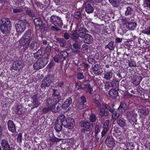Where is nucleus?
<instances>
[{
	"label": "nucleus",
	"instance_id": "obj_1",
	"mask_svg": "<svg viewBox=\"0 0 150 150\" xmlns=\"http://www.w3.org/2000/svg\"><path fill=\"white\" fill-rule=\"evenodd\" d=\"M59 100L54 97L47 98L45 103L46 106L43 108L42 112L45 113H47L50 111L53 113L57 112L59 107V106H56V105Z\"/></svg>",
	"mask_w": 150,
	"mask_h": 150
},
{
	"label": "nucleus",
	"instance_id": "obj_2",
	"mask_svg": "<svg viewBox=\"0 0 150 150\" xmlns=\"http://www.w3.org/2000/svg\"><path fill=\"white\" fill-rule=\"evenodd\" d=\"M2 21L4 23L1 25V30L3 33H7L11 30V22L9 19L8 18H4Z\"/></svg>",
	"mask_w": 150,
	"mask_h": 150
},
{
	"label": "nucleus",
	"instance_id": "obj_3",
	"mask_svg": "<svg viewBox=\"0 0 150 150\" xmlns=\"http://www.w3.org/2000/svg\"><path fill=\"white\" fill-rule=\"evenodd\" d=\"M76 31L78 32L79 36L81 38H83L88 32V30H86L84 27L82 23H79L76 27Z\"/></svg>",
	"mask_w": 150,
	"mask_h": 150
},
{
	"label": "nucleus",
	"instance_id": "obj_4",
	"mask_svg": "<svg viewBox=\"0 0 150 150\" xmlns=\"http://www.w3.org/2000/svg\"><path fill=\"white\" fill-rule=\"evenodd\" d=\"M52 77L51 76H48L42 80L41 85V89L44 90L46 86H49L52 82Z\"/></svg>",
	"mask_w": 150,
	"mask_h": 150
},
{
	"label": "nucleus",
	"instance_id": "obj_5",
	"mask_svg": "<svg viewBox=\"0 0 150 150\" xmlns=\"http://www.w3.org/2000/svg\"><path fill=\"white\" fill-rule=\"evenodd\" d=\"M50 21L52 23L57 26L61 27L63 25L62 19L58 16H52L50 17Z\"/></svg>",
	"mask_w": 150,
	"mask_h": 150
},
{
	"label": "nucleus",
	"instance_id": "obj_6",
	"mask_svg": "<svg viewBox=\"0 0 150 150\" xmlns=\"http://www.w3.org/2000/svg\"><path fill=\"white\" fill-rule=\"evenodd\" d=\"M93 1L92 0H88L84 4L85 10L87 13H90L93 12Z\"/></svg>",
	"mask_w": 150,
	"mask_h": 150
},
{
	"label": "nucleus",
	"instance_id": "obj_7",
	"mask_svg": "<svg viewBox=\"0 0 150 150\" xmlns=\"http://www.w3.org/2000/svg\"><path fill=\"white\" fill-rule=\"evenodd\" d=\"M110 106L106 104H103L100 108V114L101 116H107L109 115V112L108 110L109 109Z\"/></svg>",
	"mask_w": 150,
	"mask_h": 150
},
{
	"label": "nucleus",
	"instance_id": "obj_8",
	"mask_svg": "<svg viewBox=\"0 0 150 150\" xmlns=\"http://www.w3.org/2000/svg\"><path fill=\"white\" fill-rule=\"evenodd\" d=\"M15 27L18 32L22 33L24 31L25 28V23L22 21H19L16 24Z\"/></svg>",
	"mask_w": 150,
	"mask_h": 150
},
{
	"label": "nucleus",
	"instance_id": "obj_9",
	"mask_svg": "<svg viewBox=\"0 0 150 150\" xmlns=\"http://www.w3.org/2000/svg\"><path fill=\"white\" fill-rule=\"evenodd\" d=\"M80 125L81 127H83L81 129L82 132H85L90 131L91 125L89 122L86 121H82L80 122Z\"/></svg>",
	"mask_w": 150,
	"mask_h": 150
},
{
	"label": "nucleus",
	"instance_id": "obj_10",
	"mask_svg": "<svg viewBox=\"0 0 150 150\" xmlns=\"http://www.w3.org/2000/svg\"><path fill=\"white\" fill-rule=\"evenodd\" d=\"M100 66L98 64H96L92 67L93 73L97 75L101 74L103 72L102 69H100Z\"/></svg>",
	"mask_w": 150,
	"mask_h": 150
},
{
	"label": "nucleus",
	"instance_id": "obj_11",
	"mask_svg": "<svg viewBox=\"0 0 150 150\" xmlns=\"http://www.w3.org/2000/svg\"><path fill=\"white\" fill-rule=\"evenodd\" d=\"M66 127L69 129L72 128L75 125V122L73 119L71 117L67 118L66 120Z\"/></svg>",
	"mask_w": 150,
	"mask_h": 150
},
{
	"label": "nucleus",
	"instance_id": "obj_12",
	"mask_svg": "<svg viewBox=\"0 0 150 150\" xmlns=\"http://www.w3.org/2000/svg\"><path fill=\"white\" fill-rule=\"evenodd\" d=\"M1 144L3 150H11V148L8 142L5 139L1 141Z\"/></svg>",
	"mask_w": 150,
	"mask_h": 150
},
{
	"label": "nucleus",
	"instance_id": "obj_13",
	"mask_svg": "<svg viewBox=\"0 0 150 150\" xmlns=\"http://www.w3.org/2000/svg\"><path fill=\"white\" fill-rule=\"evenodd\" d=\"M106 143L107 146L109 148H112L115 145V142L112 136H109L107 137L106 140Z\"/></svg>",
	"mask_w": 150,
	"mask_h": 150
},
{
	"label": "nucleus",
	"instance_id": "obj_14",
	"mask_svg": "<svg viewBox=\"0 0 150 150\" xmlns=\"http://www.w3.org/2000/svg\"><path fill=\"white\" fill-rule=\"evenodd\" d=\"M93 101L95 106L96 107H99L100 105V97L98 94H95L93 96Z\"/></svg>",
	"mask_w": 150,
	"mask_h": 150
},
{
	"label": "nucleus",
	"instance_id": "obj_15",
	"mask_svg": "<svg viewBox=\"0 0 150 150\" xmlns=\"http://www.w3.org/2000/svg\"><path fill=\"white\" fill-rule=\"evenodd\" d=\"M136 115L133 110L128 111L126 112V116L127 119L134 121Z\"/></svg>",
	"mask_w": 150,
	"mask_h": 150
},
{
	"label": "nucleus",
	"instance_id": "obj_16",
	"mask_svg": "<svg viewBox=\"0 0 150 150\" xmlns=\"http://www.w3.org/2000/svg\"><path fill=\"white\" fill-rule=\"evenodd\" d=\"M137 26V24L135 22L127 21L126 23V27L130 30H134Z\"/></svg>",
	"mask_w": 150,
	"mask_h": 150
},
{
	"label": "nucleus",
	"instance_id": "obj_17",
	"mask_svg": "<svg viewBox=\"0 0 150 150\" xmlns=\"http://www.w3.org/2000/svg\"><path fill=\"white\" fill-rule=\"evenodd\" d=\"M8 129L9 130L12 132H15L16 127L13 121L11 120H9L7 122Z\"/></svg>",
	"mask_w": 150,
	"mask_h": 150
},
{
	"label": "nucleus",
	"instance_id": "obj_18",
	"mask_svg": "<svg viewBox=\"0 0 150 150\" xmlns=\"http://www.w3.org/2000/svg\"><path fill=\"white\" fill-rule=\"evenodd\" d=\"M126 120L123 118H118L117 120V122L118 125L122 128L126 127L127 124Z\"/></svg>",
	"mask_w": 150,
	"mask_h": 150
},
{
	"label": "nucleus",
	"instance_id": "obj_19",
	"mask_svg": "<svg viewBox=\"0 0 150 150\" xmlns=\"http://www.w3.org/2000/svg\"><path fill=\"white\" fill-rule=\"evenodd\" d=\"M23 67L22 63L20 61H17L13 62L12 65L13 69L15 70H18Z\"/></svg>",
	"mask_w": 150,
	"mask_h": 150
},
{
	"label": "nucleus",
	"instance_id": "obj_20",
	"mask_svg": "<svg viewBox=\"0 0 150 150\" xmlns=\"http://www.w3.org/2000/svg\"><path fill=\"white\" fill-rule=\"evenodd\" d=\"M113 75L112 71H105L103 73V78L106 80H109L112 78Z\"/></svg>",
	"mask_w": 150,
	"mask_h": 150
},
{
	"label": "nucleus",
	"instance_id": "obj_21",
	"mask_svg": "<svg viewBox=\"0 0 150 150\" xmlns=\"http://www.w3.org/2000/svg\"><path fill=\"white\" fill-rule=\"evenodd\" d=\"M83 38H84V42L86 44H90L93 41V37L89 34H87Z\"/></svg>",
	"mask_w": 150,
	"mask_h": 150
},
{
	"label": "nucleus",
	"instance_id": "obj_22",
	"mask_svg": "<svg viewBox=\"0 0 150 150\" xmlns=\"http://www.w3.org/2000/svg\"><path fill=\"white\" fill-rule=\"evenodd\" d=\"M45 95L43 94L40 95L38 93L35 94L33 97V99L42 102L43 100H44Z\"/></svg>",
	"mask_w": 150,
	"mask_h": 150
},
{
	"label": "nucleus",
	"instance_id": "obj_23",
	"mask_svg": "<svg viewBox=\"0 0 150 150\" xmlns=\"http://www.w3.org/2000/svg\"><path fill=\"white\" fill-rule=\"evenodd\" d=\"M64 123L61 122L60 121H56L55 124L54 129L57 132H60L62 128V125Z\"/></svg>",
	"mask_w": 150,
	"mask_h": 150
},
{
	"label": "nucleus",
	"instance_id": "obj_24",
	"mask_svg": "<svg viewBox=\"0 0 150 150\" xmlns=\"http://www.w3.org/2000/svg\"><path fill=\"white\" fill-rule=\"evenodd\" d=\"M28 33H26L23 35L20 40V42L23 45H25L28 42Z\"/></svg>",
	"mask_w": 150,
	"mask_h": 150
},
{
	"label": "nucleus",
	"instance_id": "obj_25",
	"mask_svg": "<svg viewBox=\"0 0 150 150\" xmlns=\"http://www.w3.org/2000/svg\"><path fill=\"white\" fill-rule=\"evenodd\" d=\"M108 94L110 97L114 99H116V97L118 96L117 92L113 89L110 90L109 91Z\"/></svg>",
	"mask_w": 150,
	"mask_h": 150
},
{
	"label": "nucleus",
	"instance_id": "obj_26",
	"mask_svg": "<svg viewBox=\"0 0 150 150\" xmlns=\"http://www.w3.org/2000/svg\"><path fill=\"white\" fill-rule=\"evenodd\" d=\"M42 68L44 67L47 63L48 59L46 57H44L38 60Z\"/></svg>",
	"mask_w": 150,
	"mask_h": 150
},
{
	"label": "nucleus",
	"instance_id": "obj_27",
	"mask_svg": "<svg viewBox=\"0 0 150 150\" xmlns=\"http://www.w3.org/2000/svg\"><path fill=\"white\" fill-rule=\"evenodd\" d=\"M72 99L70 98L67 99L64 103L62 106L63 108H68L72 103Z\"/></svg>",
	"mask_w": 150,
	"mask_h": 150
},
{
	"label": "nucleus",
	"instance_id": "obj_28",
	"mask_svg": "<svg viewBox=\"0 0 150 150\" xmlns=\"http://www.w3.org/2000/svg\"><path fill=\"white\" fill-rule=\"evenodd\" d=\"M34 22L36 26L40 27L42 25V22L41 18L40 17L35 18L34 20Z\"/></svg>",
	"mask_w": 150,
	"mask_h": 150
},
{
	"label": "nucleus",
	"instance_id": "obj_29",
	"mask_svg": "<svg viewBox=\"0 0 150 150\" xmlns=\"http://www.w3.org/2000/svg\"><path fill=\"white\" fill-rule=\"evenodd\" d=\"M79 40L76 41V43L73 44L72 45L73 47L76 49H80V46L82 43V40L78 41Z\"/></svg>",
	"mask_w": 150,
	"mask_h": 150
},
{
	"label": "nucleus",
	"instance_id": "obj_30",
	"mask_svg": "<svg viewBox=\"0 0 150 150\" xmlns=\"http://www.w3.org/2000/svg\"><path fill=\"white\" fill-rule=\"evenodd\" d=\"M106 49H108L110 50H112L115 48L114 42L111 41L108 44L105 46Z\"/></svg>",
	"mask_w": 150,
	"mask_h": 150
},
{
	"label": "nucleus",
	"instance_id": "obj_31",
	"mask_svg": "<svg viewBox=\"0 0 150 150\" xmlns=\"http://www.w3.org/2000/svg\"><path fill=\"white\" fill-rule=\"evenodd\" d=\"M56 40L59 43L61 47H63L66 45V41L64 39L61 38H57Z\"/></svg>",
	"mask_w": 150,
	"mask_h": 150
},
{
	"label": "nucleus",
	"instance_id": "obj_32",
	"mask_svg": "<svg viewBox=\"0 0 150 150\" xmlns=\"http://www.w3.org/2000/svg\"><path fill=\"white\" fill-rule=\"evenodd\" d=\"M110 3L114 7H117L119 5L118 0H108Z\"/></svg>",
	"mask_w": 150,
	"mask_h": 150
},
{
	"label": "nucleus",
	"instance_id": "obj_33",
	"mask_svg": "<svg viewBox=\"0 0 150 150\" xmlns=\"http://www.w3.org/2000/svg\"><path fill=\"white\" fill-rule=\"evenodd\" d=\"M53 93L52 96L56 97L55 98H58V99L60 98V93L57 89H53Z\"/></svg>",
	"mask_w": 150,
	"mask_h": 150
},
{
	"label": "nucleus",
	"instance_id": "obj_34",
	"mask_svg": "<svg viewBox=\"0 0 150 150\" xmlns=\"http://www.w3.org/2000/svg\"><path fill=\"white\" fill-rule=\"evenodd\" d=\"M143 6L145 8L147 7L150 8V0H143Z\"/></svg>",
	"mask_w": 150,
	"mask_h": 150
},
{
	"label": "nucleus",
	"instance_id": "obj_35",
	"mask_svg": "<svg viewBox=\"0 0 150 150\" xmlns=\"http://www.w3.org/2000/svg\"><path fill=\"white\" fill-rule=\"evenodd\" d=\"M33 66L34 69H35L38 70L42 68V67L40 65V63L38 60L33 64Z\"/></svg>",
	"mask_w": 150,
	"mask_h": 150
},
{
	"label": "nucleus",
	"instance_id": "obj_36",
	"mask_svg": "<svg viewBox=\"0 0 150 150\" xmlns=\"http://www.w3.org/2000/svg\"><path fill=\"white\" fill-rule=\"evenodd\" d=\"M101 128V126L99 125H96L95 129V137L97 136L98 133L100 132V129Z\"/></svg>",
	"mask_w": 150,
	"mask_h": 150
},
{
	"label": "nucleus",
	"instance_id": "obj_37",
	"mask_svg": "<svg viewBox=\"0 0 150 150\" xmlns=\"http://www.w3.org/2000/svg\"><path fill=\"white\" fill-rule=\"evenodd\" d=\"M123 109L124 111H125L127 110V105L124 101L121 102L120 105L118 108L119 109Z\"/></svg>",
	"mask_w": 150,
	"mask_h": 150
},
{
	"label": "nucleus",
	"instance_id": "obj_38",
	"mask_svg": "<svg viewBox=\"0 0 150 150\" xmlns=\"http://www.w3.org/2000/svg\"><path fill=\"white\" fill-rule=\"evenodd\" d=\"M79 37L78 32L76 31V29L75 31L70 36L71 38L72 39H75L78 38Z\"/></svg>",
	"mask_w": 150,
	"mask_h": 150
},
{
	"label": "nucleus",
	"instance_id": "obj_39",
	"mask_svg": "<svg viewBox=\"0 0 150 150\" xmlns=\"http://www.w3.org/2000/svg\"><path fill=\"white\" fill-rule=\"evenodd\" d=\"M120 113L119 110H115L114 112L112 114V117L114 119L116 120L117 118L120 115Z\"/></svg>",
	"mask_w": 150,
	"mask_h": 150
},
{
	"label": "nucleus",
	"instance_id": "obj_40",
	"mask_svg": "<svg viewBox=\"0 0 150 150\" xmlns=\"http://www.w3.org/2000/svg\"><path fill=\"white\" fill-rule=\"evenodd\" d=\"M86 101V100L85 97L83 95H82L80 98H78L77 102L84 103Z\"/></svg>",
	"mask_w": 150,
	"mask_h": 150
},
{
	"label": "nucleus",
	"instance_id": "obj_41",
	"mask_svg": "<svg viewBox=\"0 0 150 150\" xmlns=\"http://www.w3.org/2000/svg\"><path fill=\"white\" fill-rule=\"evenodd\" d=\"M59 55L62 58L65 59L68 56V54L67 52L65 51H63L61 52L59 54Z\"/></svg>",
	"mask_w": 150,
	"mask_h": 150
},
{
	"label": "nucleus",
	"instance_id": "obj_42",
	"mask_svg": "<svg viewBox=\"0 0 150 150\" xmlns=\"http://www.w3.org/2000/svg\"><path fill=\"white\" fill-rule=\"evenodd\" d=\"M62 139L61 138H57L55 137L53 135H52V136L50 137V140L52 142H56L60 141H61Z\"/></svg>",
	"mask_w": 150,
	"mask_h": 150
},
{
	"label": "nucleus",
	"instance_id": "obj_43",
	"mask_svg": "<svg viewBox=\"0 0 150 150\" xmlns=\"http://www.w3.org/2000/svg\"><path fill=\"white\" fill-rule=\"evenodd\" d=\"M23 108L20 105L18 106L16 109V112L18 114H21L23 112Z\"/></svg>",
	"mask_w": 150,
	"mask_h": 150
},
{
	"label": "nucleus",
	"instance_id": "obj_44",
	"mask_svg": "<svg viewBox=\"0 0 150 150\" xmlns=\"http://www.w3.org/2000/svg\"><path fill=\"white\" fill-rule=\"evenodd\" d=\"M133 11V9L130 7L128 6L127 8V9L125 12V15L127 16L130 15Z\"/></svg>",
	"mask_w": 150,
	"mask_h": 150
},
{
	"label": "nucleus",
	"instance_id": "obj_45",
	"mask_svg": "<svg viewBox=\"0 0 150 150\" xmlns=\"http://www.w3.org/2000/svg\"><path fill=\"white\" fill-rule=\"evenodd\" d=\"M112 87L111 82L109 81H106L105 85V88L106 89H109L110 88Z\"/></svg>",
	"mask_w": 150,
	"mask_h": 150
},
{
	"label": "nucleus",
	"instance_id": "obj_46",
	"mask_svg": "<svg viewBox=\"0 0 150 150\" xmlns=\"http://www.w3.org/2000/svg\"><path fill=\"white\" fill-rule=\"evenodd\" d=\"M140 112L144 115H147L149 114V110L147 109H141L140 110Z\"/></svg>",
	"mask_w": 150,
	"mask_h": 150
},
{
	"label": "nucleus",
	"instance_id": "obj_47",
	"mask_svg": "<svg viewBox=\"0 0 150 150\" xmlns=\"http://www.w3.org/2000/svg\"><path fill=\"white\" fill-rule=\"evenodd\" d=\"M41 103V102L37 101L36 100L33 99V107L34 108L37 107L39 106Z\"/></svg>",
	"mask_w": 150,
	"mask_h": 150
},
{
	"label": "nucleus",
	"instance_id": "obj_48",
	"mask_svg": "<svg viewBox=\"0 0 150 150\" xmlns=\"http://www.w3.org/2000/svg\"><path fill=\"white\" fill-rule=\"evenodd\" d=\"M109 123V121L108 120H106L103 124V129H108Z\"/></svg>",
	"mask_w": 150,
	"mask_h": 150
},
{
	"label": "nucleus",
	"instance_id": "obj_49",
	"mask_svg": "<svg viewBox=\"0 0 150 150\" xmlns=\"http://www.w3.org/2000/svg\"><path fill=\"white\" fill-rule=\"evenodd\" d=\"M65 118V116L64 115H62L58 118L57 120L56 121H59L63 123L64 122V119Z\"/></svg>",
	"mask_w": 150,
	"mask_h": 150
},
{
	"label": "nucleus",
	"instance_id": "obj_50",
	"mask_svg": "<svg viewBox=\"0 0 150 150\" xmlns=\"http://www.w3.org/2000/svg\"><path fill=\"white\" fill-rule=\"evenodd\" d=\"M142 33L144 34L150 35V27H147L144 30L142 31Z\"/></svg>",
	"mask_w": 150,
	"mask_h": 150
},
{
	"label": "nucleus",
	"instance_id": "obj_51",
	"mask_svg": "<svg viewBox=\"0 0 150 150\" xmlns=\"http://www.w3.org/2000/svg\"><path fill=\"white\" fill-rule=\"evenodd\" d=\"M77 106L78 108L80 110L83 109L85 106L84 103H77Z\"/></svg>",
	"mask_w": 150,
	"mask_h": 150
},
{
	"label": "nucleus",
	"instance_id": "obj_52",
	"mask_svg": "<svg viewBox=\"0 0 150 150\" xmlns=\"http://www.w3.org/2000/svg\"><path fill=\"white\" fill-rule=\"evenodd\" d=\"M89 119L92 122H94L96 120V115L94 114H92L90 116Z\"/></svg>",
	"mask_w": 150,
	"mask_h": 150
},
{
	"label": "nucleus",
	"instance_id": "obj_53",
	"mask_svg": "<svg viewBox=\"0 0 150 150\" xmlns=\"http://www.w3.org/2000/svg\"><path fill=\"white\" fill-rule=\"evenodd\" d=\"M77 78L79 79H83L84 76L82 73H78L77 74Z\"/></svg>",
	"mask_w": 150,
	"mask_h": 150
},
{
	"label": "nucleus",
	"instance_id": "obj_54",
	"mask_svg": "<svg viewBox=\"0 0 150 150\" xmlns=\"http://www.w3.org/2000/svg\"><path fill=\"white\" fill-rule=\"evenodd\" d=\"M17 140L18 142L19 143H20L22 142V134L21 133H18L17 138Z\"/></svg>",
	"mask_w": 150,
	"mask_h": 150
},
{
	"label": "nucleus",
	"instance_id": "obj_55",
	"mask_svg": "<svg viewBox=\"0 0 150 150\" xmlns=\"http://www.w3.org/2000/svg\"><path fill=\"white\" fill-rule=\"evenodd\" d=\"M81 14L80 12L78 11L76 12L74 14V17L77 19H79L81 17Z\"/></svg>",
	"mask_w": 150,
	"mask_h": 150
},
{
	"label": "nucleus",
	"instance_id": "obj_56",
	"mask_svg": "<svg viewBox=\"0 0 150 150\" xmlns=\"http://www.w3.org/2000/svg\"><path fill=\"white\" fill-rule=\"evenodd\" d=\"M90 85H87L86 87L84 88L85 91L87 92H89V93H91V89L89 88V86Z\"/></svg>",
	"mask_w": 150,
	"mask_h": 150
},
{
	"label": "nucleus",
	"instance_id": "obj_57",
	"mask_svg": "<svg viewBox=\"0 0 150 150\" xmlns=\"http://www.w3.org/2000/svg\"><path fill=\"white\" fill-rule=\"evenodd\" d=\"M76 88L78 89L82 88L81 83L79 82H78L76 83Z\"/></svg>",
	"mask_w": 150,
	"mask_h": 150
},
{
	"label": "nucleus",
	"instance_id": "obj_58",
	"mask_svg": "<svg viewBox=\"0 0 150 150\" xmlns=\"http://www.w3.org/2000/svg\"><path fill=\"white\" fill-rule=\"evenodd\" d=\"M13 11L14 13H18L21 12L22 11V10L21 9L15 8L13 9Z\"/></svg>",
	"mask_w": 150,
	"mask_h": 150
},
{
	"label": "nucleus",
	"instance_id": "obj_59",
	"mask_svg": "<svg viewBox=\"0 0 150 150\" xmlns=\"http://www.w3.org/2000/svg\"><path fill=\"white\" fill-rule=\"evenodd\" d=\"M33 32L32 30H29V39L31 40L33 38Z\"/></svg>",
	"mask_w": 150,
	"mask_h": 150
},
{
	"label": "nucleus",
	"instance_id": "obj_60",
	"mask_svg": "<svg viewBox=\"0 0 150 150\" xmlns=\"http://www.w3.org/2000/svg\"><path fill=\"white\" fill-rule=\"evenodd\" d=\"M108 129H103V130L101 132L102 137H103L106 134Z\"/></svg>",
	"mask_w": 150,
	"mask_h": 150
},
{
	"label": "nucleus",
	"instance_id": "obj_61",
	"mask_svg": "<svg viewBox=\"0 0 150 150\" xmlns=\"http://www.w3.org/2000/svg\"><path fill=\"white\" fill-rule=\"evenodd\" d=\"M64 37L65 39L68 40L70 36L69 34L67 33H64Z\"/></svg>",
	"mask_w": 150,
	"mask_h": 150
},
{
	"label": "nucleus",
	"instance_id": "obj_62",
	"mask_svg": "<svg viewBox=\"0 0 150 150\" xmlns=\"http://www.w3.org/2000/svg\"><path fill=\"white\" fill-rule=\"evenodd\" d=\"M51 48L50 47H47L46 49V53L48 54L51 52Z\"/></svg>",
	"mask_w": 150,
	"mask_h": 150
},
{
	"label": "nucleus",
	"instance_id": "obj_63",
	"mask_svg": "<svg viewBox=\"0 0 150 150\" xmlns=\"http://www.w3.org/2000/svg\"><path fill=\"white\" fill-rule=\"evenodd\" d=\"M35 42L34 41H32L30 45V47L31 48H33L35 46Z\"/></svg>",
	"mask_w": 150,
	"mask_h": 150
},
{
	"label": "nucleus",
	"instance_id": "obj_64",
	"mask_svg": "<svg viewBox=\"0 0 150 150\" xmlns=\"http://www.w3.org/2000/svg\"><path fill=\"white\" fill-rule=\"evenodd\" d=\"M129 66L130 67H135L136 66V64L135 63L132 62H130L128 64Z\"/></svg>",
	"mask_w": 150,
	"mask_h": 150
}]
</instances>
